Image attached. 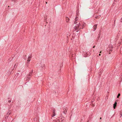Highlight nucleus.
<instances>
[{
  "mask_svg": "<svg viewBox=\"0 0 122 122\" xmlns=\"http://www.w3.org/2000/svg\"><path fill=\"white\" fill-rule=\"evenodd\" d=\"M85 24V23L82 21H80L78 24H77V26L75 27L74 28L76 30H78V28L79 29V27L81 29L83 28Z\"/></svg>",
  "mask_w": 122,
  "mask_h": 122,
  "instance_id": "nucleus-1",
  "label": "nucleus"
},
{
  "mask_svg": "<svg viewBox=\"0 0 122 122\" xmlns=\"http://www.w3.org/2000/svg\"><path fill=\"white\" fill-rule=\"evenodd\" d=\"M33 71L32 70V72H30L29 75H28L27 76V77L25 78V80H30V78L31 75L32 74Z\"/></svg>",
  "mask_w": 122,
  "mask_h": 122,
  "instance_id": "nucleus-2",
  "label": "nucleus"
},
{
  "mask_svg": "<svg viewBox=\"0 0 122 122\" xmlns=\"http://www.w3.org/2000/svg\"><path fill=\"white\" fill-rule=\"evenodd\" d=\"M31 57L30 56H29L28 58V60H27V63L26 64V65H25V66L26 67H27L29 65V62L30 61V58Z\"/></svg>",
  "mask_w": 122,
  "mask_h": 122,
  "instance_id": "nucleus-3",
  "label": "nucleus"
},
{
  "mask_svg": "<svg viewBox=\"0 0 122 122\" xmlns=\"http://www.w3.org/2000/svg\"><path fill=\"white\" fill-rule=\"evenodd\" d=\"M117 104V102H115V103L113 104V108L114 109L115 108V107L116 106Z\"/></svg>",
  "mask_w": 122,
  "mask_h": 122,
  "instance_id": "nucleus-4",
  "label": "nucleus"
},
{
  "mask_svg": "<svg viewBox=\"0 0 122 122\" xmlns=\"http://www.w3.org/2000/svg\"><path fill=\"white\" fill-rule=\"evenodd\" d=\"M86 54L87 55L86 56H87V55L89 56L91 54V53H90V52H87L86 53ZM85 57H86V56H85Z\"/></svg>",
  "mask_w": 122,
  "mask_h": 122,
  "instance_id": "nucleus-5",
  "label": "nucleus"
},
{
  "mask_svg": "<svg viewBox=\"0 0 122 122\" xmlns=\"http://www.w3.org/2000/svg\"><path fill=\"white\" fill-rule=\"evenodd\" d=\"M63 109L64 111H66V112H67V108L66 107H64L63 108Z\"/></svg>",
  "mask_w": 122,
  "mask_h": 122,
  "instance_id": "nucleus-6",
  "label": "nucleus"
},
{
  "mask_svg": "<svg viewBox=\"0 0 122 122\" xmlns=\"http://www.w3.org/2000/svg\"><path fill=\"white\" fill-rule=\"evenodd\" d=\"M11 113V112L10 111H9L7 113L6 115L7 116H9V115H10V113Z\"/></svg>",
  "mask_w": 122,
  "mask_h": 122,
  "instance_id": "nucleus-7",
  "label": "nucleus"
},
{
  "mask_svg": "<svg viewBox=\"0 0 122 122\" xmlns=\"http://www.w3.org/2000/svg\"><path fill=\"white\" fill-rule=\"evenodd\" d=\"M66 22H68L70 20L69 18L68 17H66Z\"/></svg>",
  "mask_w": 122,
  "mask_h": 122,
  "instance_id": "nucleus-8",
  "label": "nucleus"
},
{
  "mask_svg": "<svg viewBox=\"0 0 122 122\" xmlns=\"http://www.w3.org/2000/svg\"><path fill=\"white\" fill-rule=\"evenodd\" d=\"M97 25H94V26H93V28H94V30H95L97 28Z\"/></svg>",
  "mask_w": 122,
  "mask_h": 122,
  "instance_id": "nucleus-9",
  "label": "nucleus"
},
{
  "mask_svg": "<svg viewBox=\"0 0 122 122\" xmlns=\"http://www.w3.org/2000/svg\"><path fill=\"white\" fill-rule=\"evenodd\" d=\"M116 1H115V0L114 2V3L112 4V5L113 6H114L115 5V4L116 3Z\"/></svg>",
  "mask_w": 122,
  "mask_h": 122,
  "instance_id": "nucleus-10",
  "label": "nucleus"
},
{
  "mask_svg": "<svg viewBox=\"0 0 122 122\" xmlns=\"http://www.w3.org/2000/svg\"><path fill=\"white\" fill-rule=\"evenodd\" d=\"M12 58H9V59L8 60V62H10V61H11L12 59Z\"/></svg>",
  "mask_w": 122,
  "mask_h": 122,
  "instance_id": "nucleus-11",
  "label": "nucleus"
},
{
  "mask_svg": "<svg viewBox=\"0 0 122 122\" xmlns=\"http://www.w3.org/2000/svg\"><path fill=\"white\" fill-rule=\"evenodd\" d=\"M67 112L66 111H64L62 112L64 113L65 114H66Z\"/></svg>",
  "mask_w": 122,
  "mask_h": 122,
  "instance_id": "nucleus-12",
  "label": "nucleus"
},
{
  "mask_svg": "<svg viewBox=\"0 0 122 122\" xmlns=\"http://www.w3.org/2000/svg\"><path fill=\"white\" fill-rule=\"evenodd\" d=\"M120 96V94L119 93L118 95L117 96V98H119V97Z\"/></svg>",
  "mask_w": 122,
  "mask_h": 122,
  "instance_id": "nucleus-13",
  "label": "nucleus"
},
{
  "mask_svg": "<svg viewBox=\"0 0 122 122\" xmlns=\"http://www.w3.org/2000/svg\"><path fill=\"white\" fill-rule=\"evenodd\" d=\"M8 116H7L6 115L5 116V118L6 119H7V118H8Z\"/></svg>",
  "mask_w": 122,
  "mask_h": 122,
  "instance_id": "nucleus-14",
  "label": "nucleus"
},
{
  "mask_svg": "<svg viewBox=\"0 0 122 122\" xmlns=\"http://www.w3.org/2000/svg\"><path fill=\"white\" fill-rule=\"evenodd\" d=\"M77 21H76L75 20V21L74 22V24H77Z\"/></svg>",
  "mask_w": 122,
  "mask_h": 122,
  "instance_id": "nucleus-15",
  "label": "nucleus"
},
{
  "mask_svg": "<svg viewBox=\"0 0 122 122\" xmlns=\"http://www.w3.org/2000/svg\"><path fill=\"white\" fill-rule=\"evenodd\" d=\"M24 58L25 60L26 59V55H25L24 56Z\"/></svg>",
  "mask_w": 122,
  "mask_h": 122,
  "instance_id": "nucleus-16",
  "label": "nucleus"
},
{
  "mask_svg": "<svg viewBox=\"0 0 122 122\" xmlns=\"http://www.w3.org/2000/svg\"><path fill=\"white\" fill-rule=\"evenodd\" d=\"M55 115H56L55 113H53V115H52V117H53L54 116H55Z\"/></svg>",
  "mask_w": 122,
  "mask_h": 122,
  "instance_id": "nucleus-17",
  "label": "nucleus"
},
{
  "mask_svg": "<svg viewBox=\"0 0 122 122\" xmlns=\"http://www.w3.org/2000/svg\"><path fill=\"white\" fill-rule=\"evenodd\" d=\"M120 115H121V116L120 117H121L122 116V112H121L120 113Z\"/></svg>",
  "mask_w": 122,
  "mask_h": 122,
  "instance_id": "nucleus-18",
  "label": "nucleus"
},
{
  "mask_svg": "<svg viewBox=\"0 0 122 122\" xmlns=\"http://www.w3.org/2000/svg\"><path fill=\"white\" fill-rule=\"evenodd\" d=\"M78 15H76V17L75 18H78Z\"/></svg>",
  "mask_w": 122,
  "mask_h": 122,
  "instance_id": "nucleus-19",
  "label": "nucleus"
},
{
  "mask_svg": "<svg viewBox=\"0 0 122 122\" xmlns=\"http://www.w3.org/2000/svg\"><path fill=\"white\" fill-rule=\"evenodd\" d=\"M18 63H16L15 64V66H16V67H17V65H18Z\"/></svg>",
  "mask_w": 122,
  "mask_h": 122,
  "instance_id": "nucleus-20",
  "label": "nucleus"
},
{
  "mask_svg": "<svg viewBox=\"0 0 122 122\" xmlns=\"http://www.w3.org/2000/svg\"><path fill=\"white\" fill-rule=\"evenodd\" d=\"M53 113H55V111L54 109L53 110Z\"/></svg>",
  "mask_w": 122,
  "mask_h": 122,
  "instance_id": "nucleus-21",
  "label": "nucleus"
},
{
  "mask_svg": "<svg viewBox=\"0 0 122 122\" xmlns=\"http://www.w3.org/2000/svg\"><path fill=\"white\" fill-rule=\"evenodd\" d=\"M78 20V18H75V20L76 21H77Z\"/></svg>",
  "mask_w": 122,
  "mask_h": 122,
  "instance_id": "nucleus-22",
  "label": "nucleus"
},
{
  "mask_svg": "<svg viewBox=\"0 0 122 122\" xmlns=\"http://www.w3.org/2000/svg\"><path fill=\"white\" fill-rule=\"evenodd\" d=\"M45 66L43 64V65H41V67L43 68V67H44Z\"/></svg>",
  "mask_w": 122,
  "mask_h": 122,
  "instance_id": "nucleus-23",
  "label": "nucleus"
},
{
  "mask_svg": "<svg viewBox=\"0 0 122 122\" xmlns=\"http://www.w3.org/2000/svg\"><path fill=\"white\" fill-rule=\"evenodd\" d=\"M11 73H12V71H11V72H10V71H8V73H9L10 74Z\"/></svg>",
  "mask_w": 122,
  "mask_h": 122,
  "instance_id": "nucleus-24",
  "label": "nucleus"
},
{
  "mask_svg": "<svg viewBox=\"0 0 122 122\" xmlns=\"http://www.w3.org/2000/svg\"><path fill=\"white\" fill-rule=\"evenodd\" d=\"M8 102L9 103H10L11 102V100H9L8 101Z\"/></svg>",
  "mask_w": 122,
  "mask_h": 122,
  "instance_id": "nucleus-25",
  "label": "nucleus"
},
{
  "mask_svg": "<svg viewBox=\"0 0 122 122\" xmlns=\"http://www.w3.org/2000/svg\"><path fill=\"white\" fill-rule=\"evenodd\" d=\"M16 74V75L18 76L19 74V73H17Z\"/></svg>",
  "mask_w": 122,
  "mask_h": 122,
  "instance_id": "nucleus-26",
  "label": "nucleus"
},
{
  "mask_svg": "<svg viewBox=\"0 0 122 122\" xmlns=\"http://www.w3.org/2000/svg\"><path fill=\"white\" fill-rule=\"evenodd\" d=\"M63 64H62V66H61H61H60V67H62V66H63Z\"/></svg>",
  "mask_w": 122,
  "mask_h": 122,
  "instance_id": "nucleus-27",
  "label": "nucleus"
},
{
  "mask_svg": "<svg viewBox=\"0 0 122 122\" xmlns=\"http://www.w3.org/2000/svg\"><path fill=\"white\" fill-rule=\"evenodd\" d=\"M121 22H122V18L121 19Z\"/></svg>",
  "mask_w": 122,
  "mask_h": 122,
  "instance_id": "nucleus-28",
  "label": "nucleus"
},
{
  "mask_svg": "<svg viewBox=\"0 0 122 122\" xmlns=\"http://www.w3.org/2000/svg\"><path fill=\"white\" fill-rule=\"evenodd\" d=\"M117 39H116V38L115 39V41H116L117 40Z\"/></svg>",
  "mask_w": 122,
  "mask_h": 122,
  "instance_id": "nucleus-29",
  "label": "nucleus"
},
{
  "mask_svg": "<svg viewBox=\"0 0 122 122\" xmlns=\"http://www.w3.org/2000/svg\"><path fill=\"white\" fill-rule=\"evenodd\" d=\"M92 106L93 107L94 106V105H92Z\"/></svg>",
  "mask_w": 122,
  "mask_h": 122,
  "instance_id": "nucleus-30",
  "label": "nucleus"
},
{
  "mask_svg": "<svg viewBox=\"0 0 122 122\" xmlns=\"http://www.w3.org/2000/svg\"><path fill=\"white\" fill-rule=\"evenodd\" d=\"M100 119H102V117H100Z\"/></svg>",
  "mask_w": 122,
  "mask_h": 122,
  "instance_id": "nucleus-31",
  "label": "nucleus"
},
{
  "mask_svg": "<svg viewBox=\"0 0 122 122\" xmlns=\"http://www.w3.org/2000/svg\"><path fill=\"white\" fill-rule=\"evenodd\" d=\"M99 56H100L101 55V54H99Z\"/></svg>",
  "mask_w": 122,
  "mask_h": 122,
  "instance_id": "nucleus-32",
  "label": "nucleus"
},
{
  "mask_svg": "<svg viewBox=\"0 0 122 122\" xmlns=\"http://www.w3.org/2000/svg\"><path fill=\"white\" fill-rule=\"evenodd\" d=\"M87 122H89V121H87Z\"/></svg>",
  "mask_w": 122,
  "mask_h": 122,
  "instance_id": "nucleus-33",
  "label": "nucleus"
},
{
  "mask_svg": "<svg viewBox=\"0 0 122 122\" xmlns=\"http://www.w3.org/2000/svg\"><path fill=\"white\" fill-rule=\"evenodd\" d=\"M95 46H94L93 47V48H94L95 47Z\"/></svg>",
  "mask_w": 122,
  "mask_h": 122,
  "instance_id": "nucleus-34",
  "label": "nucleus"
},
{
  "mask_svg": "<svg viewBox=\"0 0 122 122\" xmlns=\"http://www.w3.org/2000/svg\"><path fill=\"white\" fill-rule=\"evenodd\" d=\"M20 71H18L19 72H20Z\"/></svg>",
  "mask_w": 122,
  "mask_h": 122,
  "instance_id": "nucleus-35",
  "label": "nucleus"
},
{
  "mask_svg": "<svg viewBox=\"0 0 122 122\" xmlns=\"http://www.w3.org/2000/svg\"><path fill=\"white\" fill-rule=\"evenodd\" d=\"M9 98H8V100H9Z\"/></svg>",
  "mask_w": 122,
  "mask_h": 122,
  "instance_id": "nucleus-36",
  "label": "nucleus"
},
{
  "mask_svg": "<svg viewBox=\"0 0 122 122\" xmlns=\"http://www.w3.org/2000/svg\"><path fill=\"white\" fill-rule=\"evenodd\" d=\"M15 67V66H14V68Z\"/></svg>",
  "mask_w": 122,
  "mask_h": 122,
  "instance_id": "nucleus-37",
  "label": "nucleus"
},
{
  "mask_svg": "<svg viewBox=\"0 0 122 122\" xmlns=\"http://www.w3.org/2000/svg\"><path fill=\"white\" fill-rule=\"evenodd\" d=\"M15 67V66H14V68Z\"/></svg>",
  "mask_w": 122,
  "mask_h": 122,
  "instance_id": "nucleus-38",
  "label": "nucleus"
},
{
  "mask_svg": "<svg viewBox=\"0 0 122 122\" xmlns=\"http://www.w3.org/2000/svg\"><path fill=\"white\" fill-rule=\"evenodd\" d=\"M76 31V32H78V31Z\"/></svg>",
  "mask_w": 122,
  "mask_h": 122,
  "instance_id": "nucleus-39",
  "label": "nucleus"
},
{
  "mask_svg": "<svg viewBox=\"0 0 122 122\" xmlns=\"http://www.w3.org/2000/svg\"><path fill=\"white\" fill-rule=\"evenodd\" d=\"M101 51H100V53H101Z\"/></svg>",
  "mask_w": 122,
  "mask_h": 122,
  "instance_id": "nucleus-40",
  "label": "nucleus"
},
{
  "mask_svg": "<svg viewBox=\"0 0 122 122\" xmlns=\"http://www.w3.org/2000/svg\"><path fill=\"white\" fill-rule=\"evenodd\" d=\"M8 110H9V109H8Z\"/></svg>",
  "mask_w": 122,
  "mask_h": 122,
  "instance_id": "nucleus-41",
  "label": "nucleus"
},
{
  "mask_svg": "<svg viewBox=\"0 0 122 122\" xmlns=\"http://www.w3.org/2000/svg\"><path fill=\"white\" fill-rule=\"evenodd\" d=\"M46 3L47 4V2H46Z\"/></svg>",
  "mask_w": 122,
  "mask_h": 122,
  "instance_id": "nucleus-42",
  "label": "nucleus"
},
{
  "mask_svg": "<svg viewBox=\"0 0 122 122\" xmlns=\"http://www.w3.org/2000/svg\"><path fill=\"white\" fill-rule=\"evenodd\" d=\"M93 101H92V102H93Z\"/></svg>",
  "mask_w": 122,
  "mask_h": 122,
  "instance_id": "nucleus-43",
  "label": "nucleus"
},
{
  "mask_svg": "<svg viewBox=\"0 0 122 122\" xmlns=\"http://www.w3.org/2000/svg\"><path fill=\"white\" fill-rule=\"evenodd\" d=\"M93 101H92V102H93Z\"/></svg>",
  "mask_w": 122,
  "mask_h": 122,
  "instance_id": "nucleus-44",
  "label": "nucleus"
},
{
  "mask_svg": "<svg viewBox=\"0 0 122 122\" xmlns=\"http://www.w3.org/2000/svg\"><path fill=\"white\" fill-rule=\"evenodd\" d=\"M55 122H57V121Z\"/></svg>",
  "mask_w": 122,
  "mask_h": 122,
  "instance_id": "nucleus-45",
  "label": "nucleus"
},
{
  "mask_svg": "<svg viewBox=\"0 0 122 122\" xmlns=\"http://www.w3.org/2000/svg\"><path fill=\"white\" fill-rule=\"evenodd\" d=\"M121 112H122V111H121Z\"/></svg>",
  "mask_w": 122,
  "mask_h": 122,
  "instance_id": "nucleus-46",
  "label": "nucleus"
}]
</instances>
